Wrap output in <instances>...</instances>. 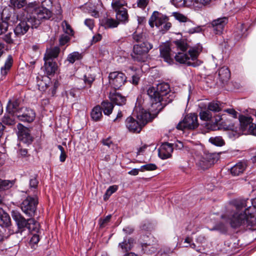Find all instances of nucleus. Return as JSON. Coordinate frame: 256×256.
<instances>
[{"label":"nucleus","mask_w":256,"mask_h":256,"mask_svg":"<svg viewBox=\"0 0 256 256\" xmlns=\"http://www.w3.org/2000/svg\"><path fill=\"white\" fill-rule=\"evenodd\" d=\"M246 200H234L232 209L222 216V218L229 222L232 228L255 230L256 208L254 206H249L244 212L241 211L242 208L246 206Z\"/></svg>","instance_id":"1"},{"label":"nucleus","mask_w":256,"mask_h":256,"mask_svg":"<svg viewBox=\"0 0 256 256\" xmlns=\"http://www.w3.org/2000/svg\"><path fill=\"white\" fill-rule=\"evenodd\" d=\"M170 92V85L166 82L158 84L156 90L154 86L148 88L147 94L149 97L152 112H160L168 103L172 102V98H170L168 96Z\"/></svg>","instance_id":"2"},{"label":"nucleus","mask_w":256,"mask_h":256,"mask_svg":"<svg viewBox=\"0 0 256 256\" xmlns=\"http://www.w3.org/2000/svg\"><path fill=\"white\" fill-rule=\"evenodd\" d=\"M173 43L176 46L177 50L180 51L175 53L174 58L176 62L194 66L198 65L195 62H191L190 60L191 59L192 60H196L202 50L201 48H194L190 49L188 54L185 53L188 49V44L184 40H175Z\"/></svg>","instance_id":"3"},{"label":"nucleus","mask_w":256,"mask_h":256,"mask_svg":"<svg viewBox=\"0 0 256 256\" xmlns=\"http://www.w3.org/2000/svg\"><path fill=\"white\" fill-rule=\"evenodd\" d=\"M169 18L166 15L158 11H154L150 16L148 24L153 28L154 26L164 34L172 27V24L168 22Z\"/></svg>","instance_id":"4"},{"label":"nucleus","mask_w":256,"mask_h":256,"mask_svg":"<svg viewBox=\"0 0 256 256\" xmlns=\"http://www.w3.org/2000/svg\"><path fill=\"white\" fill-rule=\"evenodd\" d=\"M152 48V44L147 41L134 44L132 54V59L138 62H145L148 58V52Z\"/></svg>","instance_id":"5"},{"label":"nucleus","mask_w":256,"mask_h":256,"mask_svg":"<svg viewBox=\"0 0 256 256\" xmlns=\"http://www.w3.org/2000/svg\"><path fill=\"white\" fill-rule=\"evenodd\" d=\"M52 12L48 8L43 6L34 10L32 16L28 18L32 28H36L43 20L49 19L52 16Z\"/></svg>","instance_id":"6"},{"label":"nucleus","mask_w":256,"mask_h":256,"mask_svg":"<svg viewBox=\"0 0 256 256\" xmlns=\"http://www.w3.org/2000/svg\"><path fill=\"white\" fill-rule=\"evenodd\" d=\"M118 2L120 4H113V2H112V8L116 12V19L118 21L119 24H126L128 21V10L123 7L127 6L128 0L118 1Z\"/></svg>","instance_id":"7"},{"label":"nucleus","mask_w":256,"mask_h":256,"mask_svg":"<svg viewBox=\"0 0 256 256\" xmlns=\"http://www.w3.org/2000/svg\"><path fill=\"white\" fill-rule=\"evenodd\" d=\"M40 224L33 218H29L26 228L21 230L20 234H30V240H40L42 238L41 236L42 230L40 229Z\"/></svg>","instance_id":"8"},{"label":"nucleus","mask_w":256,"mask_h":256,"mask_svg":"<svg viewBox=\"0 0 256 256\" xmlns=\"http://www.w3.org/2000/svg\"><path fill=\"white\" fill-rule=\"evenodd\" d=\"M216 160V155L214 154L204 153L203 155L198 156L196 160L197 167L202 170L210 168Z\"/></svg>","instance_id":"9"},{"label":"nucleus","mask_w":256,"mask_h":256,"mask_svg":"<svg viewBox=\"0 0 256 256\" xmlns=\"http://www.w3.org/2000/svg\"><path fill=\"white\" fill-rule=\"evenodd\" d=\"M198 125V116L194 114H190L182 121L179 122L176 126V128L182 130L184 129L194 130Z\"/></svg>","instance_id":"10"},{"label":"nucleus","mask_w":256,"mask_h":256,"mask_svg":"<svg viewBox=\"0 0 256 256\" xmlns=\"http://www.w3.org/2000/svg\"><path fill=\"white\" fill-rule=\"evenodd\" d=\"M38 200L36 197L28 196L20 204L22 211L30 217L34 216Z\"/></svg>","instance_id":"11"},{"label":"nucleus","mask_w":256,"mask_h":256,"mask_svg":"<svg viewBox=\"0 0 256 256\" xmlns=\"http://www.w3.org/2000/svg\"><path fill=\"white\" fill-rule=\"evenodd\" d=\"M110 84L114 89L120 88L126 82L125 74L120 72H114L110 74Z\"/></svg>","instance_id":"12"},{"label":"nucleus","mask_w":256,"mask_h":256,"mask_svg":"<svg viewBox=\"0 0 256 256\" xmlns=\"http://www.w3.org/2000/svg\"><path fill=\"white\" fill-rule=\"evenodd\" d=\"M16 116L20 120L30 123L34 120L36 113L32 109L22 108L16 113Z\"/></svg>","instance_id":"13"},{"label":"nucleus","mask_w":256,"mask_h":256,"mask_svg":"<svg viewBox=\"0 0 256 256\" xmlns=\"http://www.w3.org/2000/svg\"><path fill=\"white\" fill-rule=\"evenodd\" d=\"M125 124L128 132L134 134H139L144 127L137 119L136 120L131 116L126 120Z\"/></svg>","instance_id":"14"},{"label":"nucleus","mask_w":256,"mask_h":256,"mask_svg":"<svg viewBox=\"0 0 256 256\" xmlns=\"http://www.w3.org/2000/svg\"><path fill=\"white\" fill-rule=\"evenodd\" d=\"M228 22V19L226 17L218 18L212 22L209 27L212 28L214 32L216 34H222L224 28Z\"/></svg>","instance_id":"15"},{"label":"nucleus","mask_w":256,"mask_h":256,"mask_svg":"<svg viewBox=\"0 0 256 256\" xmlns=\"http://www.w3.org/2000/svg\"><path fill=\"white\" fill-rule=\"evenodd\" d=\"M18 129V138L25 143H30L32 141V137L31 136L30 130L21 124L17 125Z\"/></svg>","instance_id":"16"},{"label":"nucleus","mask_w":256,"mask_h":256,"mask_svg":"<svg viewBox=\"0 0 256 256\" xmlns=\"http://www.w3.org/2000/svg\"><path fill=\"white\" fill-rule=\"evenodd\" d=\"M12 216L16 222L18 228V230L16 234H20V232L21 230L26 228L29 222V218L26 220L20 212L15 210L12 211Z\"/></svg>","instance_id":"17"},{"label":"nucleus","mask_w":256,"mask_h":256,"mask_svg":"<svg viewBox=\"0 0 256 256\" xmlns=\"http://www.w3.org/2000/svg\"><path fill=\"white\" fill-rule=\"evenodd\" d=\"M136 118L137 120L144 126L148 122L151 121L152 117L150 113L147 110L140 108H136Z\"/></svg>","instance_id":"18"},{"label":"nucleus","mask_w":256,"mask_h":256,"mask_svg":"<svg viewBox=\"0 0 256 256\" xmlns=\"http://www.w3.org/2000/svg\"><path fill=\"white\" fill-rule=\"evenodd\" d=\"M173 152V144L165 142L162 144L158 149V156L163 160L170 158Z\"/></svg>","instance_id":"19"},{"label":"nucleus","mask_w":256,"mask_h":256,"mask_svg":"<svg viewBox=\"0 0 256 256\" xmlns=\"http://www.w3.org/2000/svg\"><path fill=\"white\" fill-rule=\"evenodd\" d=\"M160 56L164 59V61L169 64L172 62L174 54L176 53V52H173L169 45L168 44L162 45L160 46Z\"/></svg>","instance_id":"20"},{"label":"nucleus","mask_w":256,"mask_h":256,"mask_svg":"<svg viewBox=\"0 0 256 256\" xmlns=\"http://www.w3.org/2000/svg\"><path fill=\"white\" fill-rule=\"evenodd\" d=\"M28 18L26 20H22L16 25L14 29V32L16 36H20L24 34L31 27L30 24L28 22Z\"/></svg>","instance_id":"21"},{"label":"nucleus","mask_w":256,"mask_h":256,"mask_svg":"<svg viewBox=\"0 0 256 256\" xmlns=\"http://www.w3.org/2000/svg\"><path fill=\"white\" fill-rule=\"evenodd\" d=\"M108 97L112 102L118 106H122L126 102V97L116 91L110 92Z\"/></svg>","instance_id":"22"},{"label":"nucleus","mask_w":256,"mask_h":256,"mask_svg":"<svg viewBox=\"0 0 256 256\" xmlns=\"http://www.w3.org/2000/svg\"><path fill=\"white\" fill-rule=\"evenodd\" d=\"M60 49L58 46L47 48L44 54V60H53L58 56Z\"/></svg>","instance_id":"23"},{"label":"nucleus","mask_w":256,"mask_h":256,"mask_svg":"<svg viewBox=\"0 0 256 256\" xmlns=\"http://www.w3.org/2000/svg\"><path fill=\"white\" fill-rule=\"evenodd\" d=\"M44 60V68L46 74L51 75L54 74L58 68L56 62L53 60Z\"/></svg>","instance_id":"24"},{"label":"nucleus","mask_w":256,"mask_h":256,"mask_svg":"<svg viewBox=\"0 0 256 256\" xmlns=\"http://www.w3.org/2000/svg\"><path fill=\"white\" fill-rule=\"evenodd\" d=\"M119 22L112 18H105L100 21V25L105 29L114 28H117Z\"/></svg>","instance_id":"25"},{"label":"nucleus","mask_w":256,"mask_h":256,"mask_svg":"<svg viewBox=\"0 0 256 256\" xmlns=\"http://www.w3.org/2000/svg\"><path fill=\"white\" fill-rule=\"evenodd\" d=\"M247 165L244 162H240L236 164L230 168V172L233 176H239L245 170Z\"/></svg>","instance_id":"26"},{"label":"nucleus","mask_w":256,"mask_h":256,"mask_svg":"<svg viewBox=\"0 0 256 256\" xmlns=\"http://www.w3.org/2000/svg\"><path fill=\"white\" fill-rule=\"evenodd\" d=\"M218 74L219 80L222 84L228 82L230 77V72L226 66H223L219 69Z\"/></svg>","instance_id":"27"},{"label":"nucleus","mask_w":256,"mask_h":256,"mask_svg":"<svg viewBox=\"0 0 256 256\" xmlns=\"http://www.w3.org/2000/svg\"><path fill=\"white\" fill-rule=\"evenodd\" d=\"M240 128L242 132H246L252 124V119L251 117L241 116L240 118Z\"/></svg>","instance_id":"28"},{"label":"nucleus","mask_w":256,"mask_h":256,"mask_svg":"<svg viewBox=\"0 0 256 256\" xmlns=\"http://www.w3.org/2000/svg\"><path fill=\"white\" fill-rule=\"evenodd\" d=\"M13 64V58L11 55H8L4 64L1 68L0 72L2 76H6L10 70Z\"/></svg>","instance_id":"29"},{"label":"nucleus","mask_w":256,"mask_h":256,"mask_svg":"<svg viewBox=\"0 0 256 256\" xmlns=\"http://www.w3.org/2000/svg\"><path fill=\"white\" fill-rule=\"evenodd\" d=\"M90 116L92 119L95 122L100 120L102 117L101 106H94L90 112Z\"/></svg>","instance_id":"30"},{"label":"nucleus","mask_w":256,"mask_h":256,"mask_svg":"<svg viewBox=\"0 0 256 256\" xmlns=\"http://www.w3.org/2000/svg\"><path fill=\"white\" fill-rule=\"evenodd\" d=\"M0 211V226L3 228L8 227L10 224V218L8 214L2 210Z\"/></svg>","instance_id":"31"},{"label":"nucleus","mask_w":256,"mask_h":256,"mask_svg":"<svg viewBox=\"0 0 256 256\" xmlns=\"http://www.w3.org/2000/svg\"><path fill=\"white\" fill-rule=\"evenodd\" d=\"M2 122L4 124L8 126H12L15 124L14 116V114L8 112L5 114L2 118Z\"/></svg>","instance_id":"32"},{"label":"nucleus","mask_w":256,"mask_h":256,"mask_svg":"<svg viewBox=\"0 0 256 256\" xmlns=\"http://www.w3.org/2000/svg\"><path fill=\"white\" fill-rule=\"evenodd\" d=\"M82 57L83 55L82 53H80L78 52H74L68 56L66 60L70 64H74L76 61L82 60Z\"/></svg>","instance_id":"33"},{"label":"nucleus","mask_w":256,"mask_h":256,"mask_svg":"<svg viewBox=\"0 0 256 256\" xmlns=\"http://www.w3.org/2000/svg\"><path fill=\"white\" fill-rule=\"evenodd\" d=\"M102 110H103L105 115L109 116L112 112L114 106L112 102L108 101H104L102 102Z\"/></svg>","instance_id":"34"},{"label":"nucleus","mask_w":256,"mask_h":256,"mask_svg":"<svg viewBox=\"0 0 256 256\" xmlns=\"http://www.w3.org/2000/svg\"><path fill=\"white\" fill-rule=\"evenodd\" d=\"M14 180H4L0 178V191L6 190L11 188L14 184Z\"/></svg>","instance_id":"35"},{"label":"nucleus","mask_w":256,"mask_h":256,"mask_svg":"<svg viewBox=\"0 0 256 256\" xmlns=\"http://www.w3.org/2000/svg\"><path fill=\"white\" fill-rule=\"evenodd\" d=\"M223 106L220 102H212L208 104V110L214 112H218L222 110Z\"/></svg>","instance_id":"36"},{"label":"nucleus","mask_w":256,"mask_h":256,"mask_svg":"<svg viewBox=\"0 0 256 256\" xmlns=\"http://www.w3.org/2000/svg\"><path fill=\"white\" fill-rule=\"evenodd\" d=\"M208 141L212 144L218 146H222L225 144L224 140L220 136H212L209 138Z\"/></svg>","instance_id":"37"},{"label":"nucleus","mask_w":256,"mask_h":256,"mask_svg":"<svg viewBox=\"0 0 256 256\" xmlns=\"http://www.w3.org/2000/svg\"><path fill=\"white\" fill-rule=\"evenodd\" d=\"M10 17L6 16V18L4 17V11L2 12V18L0 19V35L6 32L8 30V22L4 20L3 19L6 18L8 19Z\"/></svg>","instance_id":"38"},{"label":"nucleus","mask_w":256,"mask_h":256,"mask_svg":"<svg viewBox=\"0 0 256 256\" xmlns=\"http://www.w3.org/2000/svg\"><path fill=\"white\" fill-rule=\"evenodd\" d=\"M172 3L177 7L191 6L192 4V0H172Z\"/></svg>","instance_id":"39"},{"label":"nucleus","mask_w":256,"mask_h":256,"mask_svg":"<svg viewBox=\"0 0 256 256\" xmlns=\"http://www.w3.org/2000/svg\"><path fill=\"white\" fill-rule=\"evenodd\" d=\"M192 6L195 8H201L202 6L209 5L212 0H192Z\"/></svg>","instance_id":"40"},{"label":"nucleus","mask_w":256,"mask_h":256,"mask_svg":"<svg viewBox=\"0 0 256 256\" xmlns=\"http://www.w3.org/2000/svg\"><path fill=\"white\" fill-rule=\"evenodd\" d=\"M119 246L124 250V252H127L132 248L133 241H122L119 244Z\"/></svg>","instance_id":"41"},{"label":"nucleus","mask_w":256,"mask_h":256,"mask_svg":"<svg viewBox=\"0 0 256 256\" xmlns=\"http://www.w3.org/2000/svg\"><path fill=\"white\" fill-rule=\"evenodd\" d=\"M83 80L86 86H84L82 88H84L86 87V86L90 88L91 86L92 83L94 80V77L91 74H84Z\"/></svg>","instance_id":"42"},{"label":"nucleus","mask_w":256,"mask_h":256,"mask_svg":"<svg viewBox=\"0 0 256 256\" xmlns=\"http://www.w3.org/2000/svg\"><path fill=\"white\" fill-rule=\"evenodd\" d=\"M200 116L201 120L208 121L210 120L212 118V115L210 111L208 110H202L200 112Z\"/></svg>","instance_id":"43"},{"label":"nucleus","mask_w":256,"mask_h":256,"mask_svg":"<svg viewBox=\"0 0 256 256\" xmlns=\"http://www.w3.org/2000/svg\"><path fill=\"white\" fill-rule=\"evenodd\" d=\"M10 4L14 8H20L26 4V0H10Z\"/></svg>","instance_id":"44"},{"label":"nucleus","mask_w":256,"mask_h":256,"mask_svg":"<svg viewBox=\"0 0 256 256\" xmlns=\"http://www.w3.org/2000/svg\"><path fill=\"white\" fill-rule=\"evenodd\" d=\"M18 102L16 101H14L12 102H9L8 104L7 108L8 110V112H10L12 114L16 112L17 113L18 110Z\"/></svg>","instance_id":"45"},{"label":"nucleus","mask_w":256,"mask_h":256,"mask_svg":"<svg viewBox=\"0 0 256 256\" xmlns=\"http://www.w3.org/2000/svg\"><path fill=\"white\" fill-rule=\"evenodd\" d=\"M192 241H180L178 244L182 247L188 248L190 246L196 250H198L196 244L194 243H192Z\"/></svg>","instance_id":"46"},{"label":"nucleus","mask_w":256,"mask_h":256,"mask_svg":"<svg viewBox=\"0 0 256 256\" xmlns=\"http://www.w3.org/2000/svg\"><path fill=\"white\" fill-rule=\"evenodd\" d=\"M62 26L63 27L64 32L70 35H73V30L71 28L70 26L66 20L62 22Z\"/></svg>","instance_id":"47"},{"label":"nucleus","mask_w":256,"mask_h":256,"mask_svg":"<svg viewBox=\"0 0 256 256\" xmlns=\"http://www.w3.org/2000/svg\"><path fill=\"white\" fill-rule=\"evenodd\" d=\"M157 169V166L154 164H148L142 166L140 168L141 172L145 170H154Z\"/></svg>","instance_id":"48"},{"label":"nucleus","mask_w":256,"mask_h":256,"mask_svg":"<svg viewBox=\"0 0 256 256\" xmlns=\"http://www.w3.org/2000/svg\"><path fill=\"white\" fill-rule=\"evenodd\" d=\"M172 15L176 20L180 21V22H186L188 20V18L186 16L179 12H173Z\"/></svg>","instance_id":"49"},{"label":"nucleus","mask_w":256,"mask_h":256,"mask_svg":"<svg viewBox=\"0 0 256 256\" xmlns=\"http://www.w3.org/2000/svg\"><path fill=\"white\" fill-rule=\"evenodd\" d=\"M12 32H9L8 34H4L2 38V40L8 44H12L14 43V40L12 38Z\"/></svg>","instance_id":"50"},{"label":"nucleus","mask_w":256,"mask_h":256,"mask_svg":"<svg viewBox=\"0 0 256 256\" xmlns=\"http://www.w3.org/2000/svg\"><path fill=\"white\" fill-rule=\"evenodd\" d=\"M112 216L109 214L103 219L99 220V224L100 228H104L110 222Z\"/></svg>","instance_id":"51"},{"label":"nucleus","mask_w":256,"mask_h":256,"mask_svg":"<svg viewBox=\"0 0 256 256\" xmlns=\"http://www.w3.org/2000/svg\"><path fill=\"white\" fill-rule=\"evenodd\" d=\"M118 190L117 186H112L109 187L105 194L104 199L106 200L107 196H110Z\"/></svg>","instance_id":"52"},{"label":"nucleus","mask_w":256,"mask_h":256,"mask_svg":"<svg viewBox=\"0 0 256 256\" xmlns=\"http://www.w3.org/2000/svg\"><path fill=\"white\" fill-rule=\"evenodd\" d=\"M70 40V38L66 34H62L59 38L60 45L61 46L65 45Z\"/></svg>","instance_id":"53"},{"label":"nucleus","mask_w":256,"mask_h":256,"mask_svg":"<svg viewBox=\"0 0 256 256\" xmlns=\"http://www.w3.org/2000/svg\"><path fill=\"white\" fill-rule=\"evenodd\" d=\"M38 182L36 178L34 176H32L30 180V186L32 188H36L38 184Z\"/></svg>","instance_id":"54"},{"label":"nucleus","mask_w":256,"mask_h":256,"mask_svg":"<svg viewBox=\"0 0 256 256\" xmlns=\"http://www.w3.org/2000/svg\"><path fill=\"white\" fill-rule=\"evenodd\" d=\"M148 4V0H137L138 6L142 10L146 8Z\"/></svg>","instance_id":"55"},{"label":"nucleus","mask_w":256,"mask_h":256,"mask_svg":"<svg viewBox=\"0 0 256 256\" xmlns=\"http://www.w3.org/2000/svg\"><path fill=\"white\" fill-rule=\"evenodd\" d=\"M246 132L253 135H256V124L252 122L249 126V128L247 130Z\"/></svg>","instance_id":"56"},{"label":"nucleus","mask_w":256,"mask_h":256,"mask_svg":"<svg viewBox=\"0 0 256 256\" xmlns=\"http://www.w3.org/2000/svg\"><path fill=\"white\" fill-rule=\"evenodd\" d=\"M39 241H26V245L28 248L30 247L32 249H36L38 246V243Z\"/></svg>","instance_id":"57"},{"label":"nucleus","mask_w":256,"mask_h":256,"mask_svg":"<svg viewBox=\"0 0 256 256\" xmlns=\"http://www.w3.org/2000/svg\"><path fill=\"white\" fill-rule=\"evenodd\" d=\"M84 24L90 29L92 30L94 26V20L90 18L86 19Z\"/></svg>","instance_id":"58"},{"label":"nucleus","mask_w":256,"mask_h":256,"mask_svg":"<svg viewBox=\"0 0 256 256\" xmlns=\"http://www.w3.org/2000/svg\"><path fill=\"white\" fill-rule=\"evenodd\" d=\"M216 229L220 230L221 232L224 233L227 230V227L226 224H219L216 226Z\"/></svg>","instance_id":"59"},{"label":"nucleus","mask_w":256,"mask_h":256,"mask_svg":"<svg viewBox=\"0 0 256 256\" xmlns=\"http://www.w3.org/2000/svg\"><path fill=\"white\" fill-rule=\"evenodd\" d=\"M224 112L230 114L234 118H236L237 117L238 112L233 108L226 109L224 110Z\"/></svg>","instance_id":"60"},{"label":"nucleus","mask_w":256,"mask_h":256,"mask_svg":"<svg viewBox=\"0 0 256 256\" xmlns=\"http://www.w3.org/2000/svg\"><path fill=\"white\" fill-rule=\"evenodd\" d=\"M140 80V78L138 74H135L132 76V80L130 81V82H132L134 85H137L138 84L139 81Z\"/></svg>","instance_id":"61"},{"label":"nucleus","mask_w":256,"mask_h":256,"mask_svg":"<svg viewBox=\"0 0 256 256\" xmlns=\"http://www.w3.org/2000/svg\"><path fill=\"white\" fill-rule=\"evenodd\" d=\"M123 230L126 232V234H130L133 232L134 228L131 226H127L124 228Z\"/></svg>","instance_id":"62"},{"label":"nucleus","mask_w":256,"mask_h":256,"mask_svg":"<svg viewBox=\"0 0 256 256\" xmlns=\"http://www.w3.org/2000/svg\"><path fill=\"white\" fill-rule=\"evenodd\" d=\"M102 142L104 145L106 146L109 148L111 144H112V142L110 140V138H107L106 139L103 140Z\"/></svg>","instance_id":"63"},{"label":"nucleus","mask_w":256,"mask_h":256,"mask_svg":"<svg viewBox=\"0 0 256 256\" xmlns=\"http://www.w3.org/2000/svg\"><path fill=\"white\" fill-rule=\"evenodd\" d=\"M102 36L101 34H96L93 36L92 41L93 42L96 43V42L102 39Z\"/></svg>","instance_id":"64"}]
</instances>
